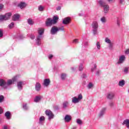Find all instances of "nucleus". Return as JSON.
I'll return each instance as SVG.
<instances>
[{"mask_svg":"<svg viewBox=\"0 0 129 129\" xmlns=\"http://www.w3.org/2000/svg\"><path fill=\"white\" fill-rule=\"evenodd\" d=\"M46 115L48 116V119L50 120V119H52L54 117V115L53 114V113H52V111L51 110L47 109L45 111V112Z\"/></svg>","mask_w":129,"mask_h":129,"instance_id":"423d86ee","label":"nucleus"},{"mask_svg":"<svg viewBox=\"0 0 129 129\" xmlns=\"http://www.w3.org/2000/svg\"><path fill=\"white\" fill-rule=\"evenodd\" d=\"M60 10H61V7L58 6V7L56 8V11H60Z\"/></svg>","mask_w":129,"mask_h":129,"instance_id":"6e6d98bb","label":"nucleus"},{"mask_svg":"<svg viewBox=\"0 0 129 129\" xmlns=\"http://www.w3.org/2000/svg\"><path fill=\"white\" fill-rule=\"evenodd\" d=\"M2 112H3V109L2 108H0V114H2Z\"/></svg>","mask_w":129,"mask_h":129,"instance_id":"052dcab7","label":"nucleus"},{"mask_svg":"<svg viewBox=\"0 0 129 129\" xmlns=\"http://www.w3.org/2000/svg\"><path fill=\"white\" fill-rule=\"evenodd\" d=\"M57 30H58V32H59V31H64V27L63 26H61L60 27H57Z\"/></svg>","mask_w":129,"mask_h":129,"instance_id":"58836bf2","label":"nucleus"},{"mask_svg":"<svg viewBox=\"0 0 129 129\" xmlns=\"http://www.w3.org/2000/svg\"><path fill=\"white\" fill-rule=\"evenodd\" d=\"M103 8L104 14H107L109 11V6H108L107 4H106L104 7H103Z\"/></svg>","mask_w":129,"mask_h":129,"instance_id":"9b49d317","label":"nucleus"},{"mask_svg":"<svg viewBox=\"0 0 129 129\" xmlns=\"http://www.w3.org/2000/svg\"><path fill=\"white\" fill-rule=\"evenodd\" d=\"M120 4H123L124 3V0H119Z\"/></svg>","mask_w":129,"mask_h":129,"instance_id":"4d7b16f0","label":"nucleus"},{"mask_svg":"<svg viewBox=\"0 0 129 129\" xmlns=\"http://www.w3.org/2000/svg\"><path fill=\"white\" fill-rule=\"evenodd\" d=\"M117 24L118 26H119V20H118L117 21Z\"/></svg>","mask_w":129,"mask_h":129,"instance_id":"0e129e2a","label":"nucleus"},{"mask_svg":"<svg viewBox=\"0 0 129 129\" xmlns=\"http://www.w3.org/2000/svg\"><path fill=\"white\" fill-rule=\"evenodd\" d=\"M5 116L7 119H11V112L10 111H7L5 113Z\"/></svg>","mask_w":129,"mask_h":129,"instance_id":"a878e982","label":"nucleus"},{"mask_svg":"<svg viewBox=\"0 0 129 129\" xmlns=\"http://www.w3.org/2000/svg\"><path fill=\"white\" fill-rule=\"evenodd\" d=\"M42 98H43L42 96H36L34 99V102H39Z\"/></svg>","mask_w":129,"mask_h":129,"instance_id":"6ab92c4d","label":"nucleus"},{"mask_svg":"<svg viewBox=\"0 0 129 129\" xmlns=\"http://www.w3.org/2000/svg\"><path fill=\"white\" fill-rule=\"evenodd\" d=\"M35 90L36 91H40L41 90V84L39 83H36L35 85Z\"/></svg>","mask_w":129,"mask_h":129,"instance_id":"4be33fe9","label":"nucleus"},{"mask_svg":"<svg viewBox=\"0 0 129 129\" xmlns=\"http://www.w3.org/2000/svg\"><path fill=\"white\" fill-rule=\"evenodd\" d=\"M3 100H4V96H0V102H3Z\"/></svg>","mask_w":129,"mask_h":129,"instance_id":"09e8293b","label":"nucleus"},{"mask_svg":"<svg viewBox=\"0 0 129 129\" xmlns=\"http://www.w3.org/2000/svg\"><path fill=\"white\" fill-rule=\"evenodd\" d=\"M89 46V44H88V42L86 41L84 42V47L85 48H86V47H88Z\"/></svg>","mask_w":129,"mask_h":129,"instance_id":"49530a36","label":"nucleus"},{"mask_svg":"<svg viewBox=\"0 0 129 129\" xmlns=\"http://www.w3.org/2000/svg\"><path fill=\"white\" fill-rule=\"evenodd\" d=\"M109 105H110V106H111V107L113 106V103H112V102L110 103H109Z\"/></svg>","mask_w":129,"mask_h":129,"instance_id":"13d9d810","label":"nucleus"},{"mask_svg":"<svg viewBox=\"0 0 129 129\" xmlns=\"http://www.w3.org/2000/svg\"><path fill=\"white\" fill-rule=\"evenodd\" d=\"M44 29L39 28L38 29V35L35 39V43L37 46H40L41 44V40L43 39V34H44Z\"/></svg>","mask_w":129,"mask_h":129,"instance_id":"f257e3e1","label":"nucleus"},{"mask_svg":"<svg viewBox=\"0 0 129 129\" xmlns=\"http://www.w3.org/2000/svg\"><path fill=\"white\" fill-rule=\"evenodd\" d=\"M96 45L97 48L98 50H100V42H99L98 41L97 42Z\"/></svg>","mask_w":129,"mask_h":129,"instance_id":"72a5a7b5","label":"nucleus"},{"mask_svg":"<svg viewBox=\"0 0 129 129\" xmlns=\"http://www.w3.org/2000/svg\"><path fill=\"white\" fill-rule=\"evenodd\" d=\"M100 21L102 23H104L106 22V18H105V17H102L101 18Z\"/></svg>","mask_w":129,"mask_h":129,"instance_id":"4c0bfd02","label":"nucleus"},{"mask_svg":"<svg viewBox=\"0 0 129 129\" xmlns=\"http://www.w3.org/2000/svg\"><path fill=\"white\" fill-rule=\"evenodd\" d=\"M1 1H3V0H1Z\"/></svg>","mask_w":129,"mask_h":129,"instance_id":"338daca9","label":"nucleus"},{"mask_svg":"<svg viewBox=\"0 0 129 129\" xmlns=\"http://www.w3.org/2000/svg\"><path fill=\"white\" fill-rule=\"evenodd\" d=\"M125 55H122L119 56V59L117 61V64H122L125 61Z\"/></svg>","mask_w":129,"mask_h":129,"instance_id":"6e6552de","label":"nucleus"},{"mask_svg":"<svg viewBox=\"0 0 129 129\" xmlns=\"http://www.w3.org/2000/svg\"><path fill=\"white\" fill-rule=\"evenodd\" d=\"M0 86L3 88H7L6 82L3 79H0Z\"/></svg>","mask_w":129,"mask_h":129,"instance_id":"4468645a","label":"nucleus"},{"mask_svg":"<svg viewBox=\"0 0 129 129\" xmlns=\"http://www.w3.org/2000/svg\"><path fill=\"white\" fill-rule=\"evenodd\" d=\"M26 84L25 81H19L17 82V88L18 90H22L23 89V86Z\"/></svg>","mask_w":129,"mask_h":129,"instance_id":"0eeeda50","label":"nucleus"},{"mask_svg":"<svg viewBox=\"0 0 129 129\" xmlns=\"http://www.w3.org/2000/svg\"><path fill=\"white\" fill-rule=\"evenodd\" d=\"M4 9V5L3 4H0V11H2Z\"/></svg>","mask_w":129,"mask_h":129,"instance_id":"3c124183","label":"nucleus"},{"mask_svg":"<svg viewBox=\"0 0 129 129\" xmlns=\"http://www.w3.org/2000/svg\"><path fill=\"white\" fill-rule=\"evenodd\" d=\"M106 110V108H103L99 114V117H102V116H103V115H104V114L105 113V111Z\"/></svg>","mask_w":129,"mask_h":129,"instance_id":"dca6fc26","label":"nucleus"},{"mask_svg":"<svg viewBox=\"0 0 129 129\" xmlns=\"http://www.w3.org/2000/svg\"><path fill=\"white\" fill-rule=\"evenodd\" d=\"M98 4H99V5L101 6V8H103V7L106 5L104 0H99L98 1Z\"/></svg>","mask_w":129,"mask_h":129,"instance_id":"a211bd4d","label":"nucleus"},{"mask_svg":"<svg viewBox=\"0 0 129 129\" xmlns=\"http://www.w3.org/2000/svg\"><path fill=\"white\" fill-rule=\"evenodd\" d=\"M20 77V76L18 75L14 76L12 80H8L7 81V82H6V88H8L9 86H10V85H12L13 82L17 81V80H18V79H19Z\"/></svg>","mask_w":129,"mask_h":129,"instance_id":"7ed1b4c3","label":"nucleus"},{"mask_svg":"<svg viewBox=\"0 0 129 129\" xmlns=\"http://www.w3.org/2000/svg\"><path fill=\"white\" fill-rule=\"evenodd\" d=\"M124 74H127L128 73V68L125 67L123 70Z\"/></svg>","mask_w":129,"mask_h":129,"instance_id":"473e14b6","label":"nucleus"},{"mask_svg":"<svg viewBox=\"0 0 129 129\" xmlns=\"http://www.w3.org/2000/svg\"><path fill=\"white\" fill-rule=\"evenodd\" d=\"M71 70H72V71H75V70H76V68H71Z\"/></svg>","mask_w":129,"mask_h":129,"instance_id":"bf43d9fd","label":"nucleus"},{"mask_svg":"<svg viewBox=\"0 0 129 129\" xmlns=\"http://www.w3.org/2000/svg\"><path fill=\"white\" fill-rule=\"evenodd\" d=\"M108 48L109 50H113V44L111 42L109 43Z\"/></svg>","mask_w":129,"mask_h":129,"instance_id":"7c9ffc66","label":"nucleus"},{"mask_svg":"<svg viewBox=\"0 0 129 129\" xmlns=\"http://www.w3.org/2000/svg\"><path fill=\"white\" fill-rule=\"evenodd\" d=\"M69 105V102L67 101H65L62 103V107L64 109L67 108L68 107V106Z\"/></svg>","mask_w":129,"mask_h":129,"instance_id":"5701e85b","label":"nucleus"},{"mask_svg":"<svg viewBox=\"0 0 129 129\" xmlns=\"http://www.w3.org/2000/svg\"><path fill=\"white\" fill-rule=\"evenodd\" d=\"M27 23L28 25H30V26H33L35 24V22L34 21V20L29 18L27 19Z\"/></svg>","mask_w":129,"mask_h":129,"instance_id":"412c9836","label":"nucleus"},{"mask_svg":"<svg viewBox=\"0 0 129 129\" xmlns=\"http://www.w3.org/2000/svg\"><path fill=\"white\" fill-rule=\"evenodd\" d=\"M125 54H129V49L125 50Z\"/></svg>","mask_w":129,"mask_h":129,"instance_id":"864d4df0","label":"nucleus"},{"mask_svg":"<svg viewBox=\"0 0 129 129\" xmlns=\"http://www.w3.org/2000/svg\"><path fill=\"white\" fill-rule=\"evenodd\" d=\"M58 20H59V18H58L57 16H53L52 19L51 18H48L45 22V25L47 27H51L52 25L56 24L57 22H58Z\"/></svg>","mask_w":129,"mask_h":129,"instance_id":"f03ea898","label":"nucleus"},{"mask_svg":"<svg viewBox=\"0 0 129 129\" xmlns=\"http://www.w3.org/2000/svg\"><path fill=\"white\" fill-rule=\"evenodd\" d=\"M14 26H15V23L13 22L11 23L9 25V29H13L14 28Z\"/></svg>","mask_w":129,"mask_h":129,"instance_id":"e433bc0d","label":"nucleus"},{"mask_svg":"<svg viewBox=\"0 0 129 129\" xmlns=\"http://www.w3.org/2000/svg\"><path fill=\"white\" fill-rule=\"evenodd\" d=\"M11 17H12L11 13H6L4 15L5 21H8V20H10V19L11 18Z\"/></svg>","mask_w":129,"mask_h":129,"instance_id":"2eb2a0df","label":"nucleus"},{"mask_svg":"<svg viewBox=\"0 0 129 129\" xmlns=\"http://www.w3.org/2000/svg\"><path fill=\"white\" fill-rule=\"evenodd\" d=\"M38 11H39V12H43L44 11V7L42 6H39L38 7Z\"/></svg>","mask_w":129,"mask_h":129,"instance_id":"f704fd0d","label":"nucleus"},{"mask_svg":"<svg viewBox=\"0 0 129 129\" xmlns=\"http://www.w3.org/2000/svg\"><path fill=\"white\" fill-rule=\"evenodd\" d=\"M50 83H51V81H50V79H45L43 81L42 85L44 86V87H48V86L50 85Z\"/></svg>","mask_w":129,"mask_h":129,"instance_id":"1a4fd4ad","label":"nucleus"},{"mask_svg":"<svg viewBox=\"0 0 129 129\" xmlns=\"http://www.w3.org/2000/svg\"><path fill=\"white\" fill-rule=\"evenodd\" d=\"M96 74V75H99V74H100V71L99 70L97 71Z\"/></svg>","mask_w":129,"mask_h":129,"instance_id":"603ef678","label":"nucleus"},{"mask_svg":"<svg viewBox=\"0 0 129 129\" xmlns=\"http://www.w3.org/2000/svg\"><path fill=\"white\" fill-rule=\"evenodd\" d=\"M79 71H82L83 70V65L81 63L79 67Z\"/></svg>","mask_w":129,"mask_h":129,"instance_id":"ea45409f","label":"nucleus"},{"mask_svg":"<svg viewBox=\"0 0 129 129\" xmlns=\"http://www.w3.org/2000/svg\"><path fill=\"white\" fill-rule=\"evenodd\" d=\"M114 97V94L113 93H109L107 95V98H108V99H112Z\"/></svg>","mask_w":129,"mask_h":129,"instance_id":"bb28decb","label":"nucleus"},{"mask_svg":"<svg viewBox=\"0 0 129 129\" xmlns=\"http://www.w3.org/2000/svg\"><path fill=\"white\" fill-rule=\"evenodd\" d=\"M67 75L66 74H62L61 75V79L62 80H65L66 79Z\"/></svg>","mask_w":129,"mask_h":129,"instance_id":"2f4dec72","label":"nucleus"},{"mask_svg":"<svg viewBox=\"0 0 129 129\" xmlns=\"http://www.w3.org/2000/svg\"><path fill=\"white\" fill-rule=\"evenodd\" d=\"M53 57H54V55H53L52 54L48 55V59H49L50 60H51V59H52V58H53Z\"/></svg>","mask_w":129,"mask_h":129,"instance_id":"de8ad7c7","label":"nucleus"},{"mask_svg":"<svg viewBox=\"0 0 129 129\" xmlns=\"http://www.w3.org/2000/svg\"><path fill=\"white\" fill-rule=\"evenodd\" d=\"M45 121V117L44 116H41L39 118V123L40 124H43V121Z\"/></svg>","mask_w":129,"mask_h":129,"instance_id":"cd10ccee","label":"nucleus"},{"mask_svg":"<svg viewBox=\"0 0 129 129\" xmlns=\"http://www.w3.org/2000/svg\"><path fill=\"white\" fill-rule=\"evenodd\" d=\"M18 7L20 8V9H25L26 7H27V4L25 2H21L20 4H18Z\"/></svg>","mask_w":129,"mask_h":129,"instance_id":"f8f14e48","label":"nucleus"},{"mask_svg":"<svg viewBox=\"0 0 129 129\" xmlns=\"http://www.w3.org/2000/svg\"><path fill=\"white\" fill-rule=\"evenodd\" d=\"M77 123L78 124H80V125H81V124H82V120H81L80 119H77Z\"/></svg>","mask_w":129,"mask_h":129,"instance_id":"c9c22d12","label":"nucleus"},{"mask_svg":"<svg viewBox=\"0 0 129 129\" xmlns=\"http://www.w3.org/2000/svg\"><path fill=\"white\" fill-rule=\"evenodd\" d=\"M93 33L94 35H97V30H98V22L94 21L92 24Z\"/></svg>","mask_w":129,"mask_h":129,"instance_id":"39448f33","label":"nucleus"},{"mask_svg":"<svg viewBox=\"0 0 129 129\" xmlns=\"http://www.w3.org/2000/svg\"><path fill=\"white\" fill-rule=\"evenodd\" d=\"M3 128L4 129H8V126H7V125H4Z\"/></svg>","mask_w":129,"mask_h":129,"instance_id":"e2e57ef3","label":"nucleus"},{"mask_svg":"<svg viewBox=\"0 0 129 129\" xmlns=\"http://www.w3.org/2000/svg\"><path fill=\"white\" fill-rule=\"evenodd\" d=\"M96 67H97L96 64H94V67L91 69V72H93L95 70H96Z\"/></svg>","mask_w":129,"mask_h":129,"instance_id":"a18cd8bd","label":"nucleus"},{"mask_svg":"<svg viewBox=\"0 0 129 129\" xmlns=\"http://www.w3.org/2000/svg\"><path fill=\"white\" fill-rule=\"evenodd\" d=\"M70 23V17H66L62 20V24L63 25H67Z\"/></svg>","mask_w":129,"mask_h":129,"instance_id":"ddd939ff","label":"nucleus"},{"mask_svg":"<svg viewBox=\"0 0 129 129\" xmlns=\"http://www.w3.org/2000/svg\"><path fill=\"white\" fill-rule=\"evenodd\" d=\"M30 38H31L32 40H34V39H35V36L33 34H31L30 35Z\"/></svg>","mask_w":129,"mask_h":129,"instance_id":"8fccbe9b","label":"nucleus"},{"mask_svg":"<svg viewBox=\"0 0 129 129\" xmlns=\"http://www.w3.org/2000/svg\"><path fill=\"white\" fill-rule=\"evenodd\" d=\"M4 31L3 29H0V38H2L4 36Z\"/></svg>","mask_w":129,"mask_h":129,"instance_id":"79ce46f5","label":"nucleus"},{"mask_svg":"<svg viewBox=\"0 0 129 129\" xmlns=\"http://www.w3.org/2000/svg\"><path fill=\"white\" fill-rule=\"evenodd\" d=\"M72 117L71 116L69 115H66L64 117V121L66 122H69V121H70V120H71L72 119Z\"/></svg>","mask_w":129,"mask_h":129,"instance_id":"aec40b11","label":"nucleus"},{"mask_svg":"<svg viewBox=\"0 0 129 129\" xmlns=\"http://www.w3.org/2000/svg\"><path fill=\"white\" fill-rule=\"evenodd\" d=\"M82 99H83V96H82V94H79L78 96V98L76 97H74L72 98V102L75 104L76 103H79V102H80Z\"/></svg>","mask_w":129,"mask_h":129,"instance_id":"20e7f679","label":"nucleus"},{"mask_svg":"<svg viewBox=\"0 0 129 129\" xmlns=\"http://www.w3.org/2000/svg\"><path fill=\"white\" fill-rule=\"evenodd\" d=\"M57 32H58V27L56 26H53L51 29L50 34H51V35H56Z\"/></svg>","mask_w":129,"mask_h":129,"instance_id":"9d476101","label":"nucleus"},{"mask_svg":"<svg viewBox=\"0 0 129 129\" xmlns=\"http://www.w3.org/2000/svg\"><path fill=\"white\" fill-rule=\"evenodd\" d=\"M73 43L74 44H78L79 43V41H78V39H75L73 40Z\"/></svg>","mask_w":129,"mask_h":129,"instance_id":"c03bdc74","label":"nucleus"},{"mask_svg":"<svg viewBox=\"0 0 129 129\" xmlns=\"http://www.w3.org/2000/svg\"><path fill=\"white\" fill-rule=\"evenodd\" d=\"M28 108L29 107H28V106H27V104H25L23 105V109H25V110H27Z\"/></svg>","mask_w":129,"mask_h":129,"instance_id":"37998d69","label":"nucleus"},{"mask_svg":"<svg viewBox=\"0 0 129 129\" xmlns=\"http://www.w3.org/2000/svg\"><path fill=\"white\" fill-rule=\"evenodd\" d=\"M20 19V15L19 14H15L13 16V21H18Z\"/></svg>","mask_w":129,"mask_h":129,"instance_id":"b1692460","label":"nucleus"},{"mask_svg":"<svg viewBox=\"0 0 129 129\" xmlns=\"http://www.w3.org/2000/svg\"><path fill=\"white\" fill-rule=\"evenodd\" d=\"M122 125H125L126 127L129 128V119H126L122 122Z\"/></svg>","mask_w":129,"mask_h":129,"instance_id":"f3484780","label":"nucleus"},{"mask_svg":"<svg viewBox=\"0 0 129 129\" xmlns=\"http://www.w3.org/2000/svg\"><path fill=\"white\" fill-rule=\"evenodd\" d=\"M105 43H107V44H110L111 43V40L108 37H106L105 39Z\"/></svg>","mask_w":129,"mask_h":129,"instance_id":"c756f323","label":"nucleus"},{"mask_svg":"<svg viewBox=\"0 0 129 129\" xmlns=\"http://www.w3.org/2000/svg\"><path fill=\"white\" fill-rule=\"evenodd\" d=\"M115 0H108V2H109V3H114V1H115Z\"/></svg>","mask_w":129,"mask_h":129,"instance_id":"5fc2aeb1","label":"nucleus"},{"mask_svg":"<svg viewBox=\"0 0 129 129\" xmlns=\"http://www.w3.org/2000/svg\"><path fill=\"white\" fill-rule=\"evenodd\" d=\"M124 84H125V82L123 80L120 81L118 83V86H120L121 87H123Z\"/></svg>","mask_w":129,"mask_h":129,"instance_id":"393cba45","label":"nucleus"},{"mask_svg":"<svg viewBox=\"0 0 129 129\" xmlns=\"http://www.w3.org/2000/svg\"><path fill=\"white\" fill-rule=\"evenodd\" d=\"M5 21V16L4 15H0V22H3Z\"/></svg>","mask_w":129,"mask_h":129,"instance_id":"a19ab883","label":"nucleus"},{"mask_svg":"<svg viewBox=\"0 0 129 129\" xmlns=\"http://www.w3.org/2000/svg\"><path fill=\"white\" fill-rule=\"evenodd\" d=\"M82 78H86V75L85 74H83V76H82Z\"/></svg>","mask_w":129,"mask_h":129,"instance_id":"680f3d73","label":"nucleus"},{"mask_svg":"<svg viewBox=\"0 0 129 129\" xmlns=\"http://www.w3.org/2000/svg\"><path fill=\"white\" fill-rule=\"evenodd\" d=\"M79 16L80 17H81V16H82V14H81V13H80V14H79Z\"/></svg>","mask_w":129,"mask_h":129,"instance_id":"69168bd1","label":"nucleus"},{"mask_svg":"<svg viewBox=\"0 0 129 129\" xmlns=\"http://www.w3.org/2000/svg\"><path fill=\"white\" fill-rule=\"evenodd\" d=\"M93 86H94V85L92 83H89L87 87L88 89H91V88H93Z\"/></svg>","mask_w":129,"mask_h":129,"instance_id":"c85d7f7f","label":"nucleus"}]
</instances>
